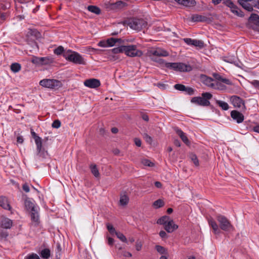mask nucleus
<instances>
[{
	"instance_id": "nucleus-1",
	"label": "nucleus",
	"mask_w": 259,
	"mask_h": 259,
	"mask_svg": "<svg viewBox=\"0 0 259 259\" xmlns=\"http://www.w3.org/2000/svg\"><path fill=\"white\" fill-rule=\"evenodd\" d=\"M63 57L67 61L75 64L84 65L85 61L84 58L78 53L68 50L63 53Z\"/></svg>"
},
{
	"instance_id": "nucleus-2",
	"label": "nucleus",
	"mask_w": 259,
	"mask_h": 259,
	"mask_svg": "<svg viewBox=\"0 0 259 259\" xmlns=\"http://www.w3.org/2000/svg\"><path fill=\"white\" fill-rule=\"evenodd\" d=\"M164 66L167 68L180 72H190L193 69L191 65L181 62H165Z\"/></svg>"
},
{
	"instance_id": "nucleus-3",
	"label": "nucleus",
	"mask_w": 259,
	"mask_h": 259,
	"mask_svg": "<svg viewBox=\"0 0 259 259\" xmlns=\"http://www.w3.org/2000/svg\"><path fill=\"white\" fill-rule=\"evenodd\" d=\"M212 97L211 94L205 92L202 94V97H194L191 100V103L202 106H208L210 105V100Z\"/></svg>"
},
{
	"instance_id": "nucleus-4",
	"label": "nucleus",
	"mask_w": 259,
	"mask_h": 259,
	"mask_svg": "<svg viewBox=\"0 0 259 259\" xmlns=\"http://www.w3.org/2000/svg\"><path fill=\"white\" fill-rule=\"evenodd\" d=\"M39 85L52 90H56L62 87L61 81L54 79H43L39 81Z\"/></svg>"
},
{
	"instance_id": "nucleus-5",
	"label": "nucleus",
	"mask_w": 259,
	"mask_h": 259,
	"mask_svg": "<svg viewBox=\"0 0 259 259\" xmlns=\"http://www.w3.org/2000/svg\"><path fill=\"white\" fill-rule=\"evenodd\" d=\"M147 25V22L143 19L134 18L128 21V26L132 29L140 31L145 28Z\"/></svg>"
},
{
	"instance_id": "nucleus-6",
	"label": "nucleus",
	"mask_w": 259,
	"mask_h": 259,
	"mask_svg": "<svg viewBox=\"0 0 259 259\" xmlns=\"http://www.w3.org/2000/svg\"><path fill=\"white\" fill-rule=\"evenodd\" d=\"M54 61V58L50 56L44 57L34 56L31 60V62L37 66L50 65L53 63Z\"/></svg>"
},
{
	"instance_id": "nucleus-7",
	"label": "nucleus",
	"mask_w": 259,
	"mask_h": 259,
	"mask_svg": "<svg viewBox=\"0 0 259 259\" xmlns=\"http://www.w3.org/2000/svg\"><path fill=\"white\" fill-rule=\"evenodd\" d=\"M124 53L125 54L131 57H141L143 52L137 49L136 45L124 46Z\"/></svg>"
},
{
	"instance_id": "nucleus-8",
	"label": "nucleus",
	"mask_w": 259,
	"mask_h": 259,
	"mask_svg": "<svg viewBox=\"0 0 259 259\" xmlns=\"http://www.w3.org/2000/svg\"><path fill=\"white\" fill-rule=\"evenodd\" d=\"M217 220L219 223L220 227L222 230L227 231L232 228L233 226L230 222L225 216L219 214L217 216Z\"/></svg>"
},
{
	"instance_id": "nucleus-9",
	"label": "nucleus",
	"mask_w": 259,
	"mask_h": 259,
	"mask_svg": "<svg viewBox=\"0 0 259 259\" xmlns=\"http://www.w3.org/2000/svg\"><path fill=\"white\" fill-rule=\"evenodd\" d=\"M223 3L230 8L231 11L235 15L240 17H243L244 16V13L231 0H223Z\"/></svg>"
},
{
	"instance_id": "nucleus-10",
	"label": "nucleus",
	"mask_w": 259,
	"mask_h": 259,
	"mask_svg": "<svg viewBox=\"0 0 259 259\" xmlns=\"http://www.w3.org/2000/svg\"><path fill=\"white\" fill-rule=\"evenodd\" d=\"M36 156L37 159H46L48 156V152L42 147V142L36 144Z\"/></svg>"
},
{
	"instance_id": "nucleus-11",
	"label": "nucleus",
	"mask_w": 259,
	"mask_h": 259,
	"mask_svg": "<svg viewBox=\"0 0 259 259\" xmlns=\"http://www.w3.org/2000/svg\"><path fill=\"white\" fill-rule=\"evenodd\" d=\"M147 54L150 57L152 56L167 57L169 55V53L166 50L160 48L152 49L148 51Z\"/></svg>"
},
{
	"instance_id": "nucleus-12",
	"label": "nucleus",
	"mask_w": 259,
	"mask_h": 259,
	"mask_svg": "<svg viewBox=\"0 0 259 259\" xmlns=\"http://www.w3.org/2000/svg\"><path fill=\"white\" fill-rule=\"evenodd\" d=\"M183 40L189 46H194L200 49H202L204 47V42L201 40L194 39L190 38H185L183 39Z\"/></svg>"
},
{
	"instance_id": "nucleus-13",
	"label": "nucleus",
	"mask_w": 259,
	"mask_h": 259,
	"mask_svg": "<svg viewBox=\"0 0 259 259\" xmlns=\"http://www.w3.org/2000/svg\"><path fill=\"white\" fill-rule=\"evenodd\" d=\"M84 85L91 89H96L100 86L101 83L99 79L96 78H90L86 79L84 82Z\"/></svg>"
},
{
	"instance_id": "nucleus-14",
	"label": "nucleus",
	"mask_w": 259,
	"mask_h": 259,
	"mask_svg": "<svg viewBox=\"0 0 259 259\" xmlns=\"http://www.w3.org/2000/svg\"><path fill=\"white\" fill-rule=\"evenodd\" d=\"M230 101L234 107L240 108L242 107L243 108H245L244 102L240 97L233 96L231 97Z\"/></svg>"
},
{
	"instance_id": "nucleus-15",
	"label": "nucleus",
	"mask_w": 259,
	"mask_h": 259,
	"mask_svg": "<svg viewBox=\"0 0 259 259\" xmlns=\"http://www.w3.org/2000/svg\"><path fill=\"white\" fill-rule=\"evenodd\" d=\"M0 206L3 209L9 210L12 213V207L10 205L8 198L4 196H0Z\"/></svg>"
},
{
	"instance_id": "nucleus-16",
	"label": "nucleus",
	"mask_w": 259,
	"mask_h": 259,
	"mask_svg": "<svg viewBox=\"0 0 259 259\" xmlns=\"http://www.w3.org/2000/svg\"><path fill=\"white\" fill-rule=\"evenodd\" d=\"M231 117L237 123H242L244 119L243 114L237 110H233L231 112Z\"/></svg>"
},
{
	"instance_id": "nucleus-17",
	"label": "nucleus",
	"mask_w": 259,
	"mask_h": 259,
	"mask_svg": "<svg viewBox=\"0 0 259 259\" xmlns=\"http://www.w3.org/2000/svg\"><path fill=\"white\" fill-rule=\"evenodd\" d=\"M200 78L201 81L205 85L212 89L215 88L214 83L213 82L214 80L211 77H208L204 74H201L200 76Z\"/></svg>"
},
{
	"instance_id": "nucleus-18",
	"label": "nucleus",
	"mask_w": 259,
	"mask_h": 259,
	"mask_svg": "<svg viewBox=\"0 0 259 259\" xmlns=\"http://www.w3.org/2000/svg\"><path fill=\"white\" fill-rule=\"evenodd\" d=\"M253 0H238V4L248 12H252L253 10V5L250 2Z\"/></svg>"
},
{
	"instance_id": "nucleus-19",
	"label": "nucleus",
	"mask_w": 259,
	"mask_h": 259,
	"mask_svg": "<svg viewBox=\"0 0 259 259\" xmlns=\"http://www.w3.org/2000/svg\"><path fill=\"white\" fill-rule=\"evenodd\" d=\"M178 228V226L171 219L164 226V229L168 233H172Z\"/></svg>"
},
{
	"instance_id": "nucleus-20",
	"label": "nucleus",
	"mask_w": 259,
	"mask_h": 259,
	"mask_svg": "<svg viewBox=\"0 0 259 259\" xmlns=\"http://www.w3.org/2000/svg\"><path fill=\"white\" fill-rule=\"evenodd\" d=\"M0 225L3 229H10L13 225V221L8 218H4L1 221Z\"/></svg>"
},
{
	"instance_id": "nucleus-21",
	"label": "nucleus",
	"mask_w": 259,
	"mask_h": 259,
	"mask_svg": "<svg viewBox=\"0 0 259 259\" xmlns=\"http://www.w3.org/2000/svg\"><path fill=\"white\" fill-rule=\"evenodd\" d=\"M179 5L186 7H192L196 5L195 0H175Z\"/></svg>"
},
{
	"instance_id": "nucleus-22",
	"label": "nucleus",
	"mask_w": 259,
	"mask_h": 259,
	"mask_svg": "<svg viewBox=\"0 0 259 259\" xmlns=\"http://www.w3.org/2000/svg\"><path fill=\"white\" fill-rule=\"evenodd\" d=\"M31 221L34 223L35 226H37L39 223V217L38 212V208L33 209L30 211Z\"/></svg>"
},
{
	"instance_id": "nucleus-23",
	"label": "nucleus",
	"mask_w": 259,
	"mask_h": 259,
	"mask_svg": "<svg viewBox=\"0 0 259 259\" xmlns=\"http://www.w3.org/2000/svg\"><path fill=\"white\" fill-rule=\"evenodd\" d=\"M177 134L180 137L183 142L187 145H189L190 142L186 135V134L184 133L182 130L180 128H177L175 130Z\"/></svg>"
},
{
	"instance_id": "nucleus-24",
	"label": "nucleus",
	"mask_w": 259,
	"mask_h": 259,
	"mask_svg": "<svg viewBox=\"0 0 259 259\" xmlns=\"http://www.w3.org/2000/svg\"><path fill=\"white\" fill-rule=\"evenodd\" d=\"M212 76L217 80L220 81L227 85L232 84V81L230 79L226 78H224L222 76L218 73H213L212 74Z\"/></svg>"
},
{
	"instance_id": "nucleus-25",
	"label": "nucleus",
	"mask_w": 259,
	"mask_h": 259,
	"mask_svg": "<svg viewBox=\"0 0 259 259\" xmlns=\"http://www.w3.org/2000/svg\"><path fill=\"white\" fill-rule=\"evenodd\" d=\"M24 205L26 208L30 211H32L33 209L38 208L37 206H35L34 202L28 198L25 200Z\"/></svg>"
},
{
	"instance_id": "nucleus-26",
	"label": "nucleus",
	"mask_w": 259,
	"mask_h": 259,
	"mask_svg": "<svg viewBox=\"0 0 259 259\" xmlns=\"http://www.w3.org/2000/svg\"><path fill=\"white\" fill-rule=\"evenodd\" d=\"M125 5V3L122 1H118L115 3L111 4L110 6V9L112 10L117 11L122 9Z\"/></svg>"
},
{
	"instance_id": "nucleus-27",
	"label": "nucleus",
	"mask_w": 259,
	"mask_h": 259,
	"mask_svg": "<svg viewBox=\"0 0 259 259\" xmlns=\"http://www.w3.org/2000/svg\"><path fill=\"white\" fill-rule=\"evenodd\" d=\"M209 225L213 229V232L214 234H218L220 232V230L219 228V226L215 221L212 219H209L208 220Z\"/></svg>"
},
{
	"instance_id": "nucleus-28",
	"label": "nucleus",
	"mask_w": 259,
	"mask_h": 259,
	"mask_svg": "<svg viewBox=\"0 0 259 259\" xmlns=\"http://www.w3.org/2000/svg\"><path fill=\"white\" fill-rule=\"evenodd\" d=\"M191 20L193 22H205L207 20V17L200 15L195 14L192 16Z\"/></svg>"
},
{
	"instance_id": "nucleus-29",
	"label": "nucleus",
	"mask_w": 259,
	"mask_h": 259,
	"mask_svg": "<svg viewBox=\"0 0 259 259\" xmlns=\"http://www.w3.org/2000/svg\"><path fill=\"white\" fill-rule=\"evenodd\" d=\"M170 218L167 215H164L157 221V223L160 225H163L164 227L170 221Z\"/></svg>"
},
{
	"instance_id": "nucleus-30",
	"label": "nucleus",
	"mask_w": 259,
	"mask_h": 259,
	"mask_svg": "<svg viewBox=\"0 0 259 259\" xmlns=\"http://www.w3.org/2000/svg\"><path fill=\"white\" fill-rule=\"evenodd\" d=\"M87 9L89 11L97 15H99L101 13L100 9L96 6H89L87 8Z\"/></svg>"
},
{
	"instance_id": "nucleus-31",
	"label": "nucleus",
	"mask_w": 259,
	"mask_h": 259,
	"mask_svg": "<svg viewBox=\"0 0 259 259\" xmlns=\"http://www.w3.org/2000/svg\"><path fill=\"white\" fill-rule=\"evenodd\" d=\"M50 250L48 248H45L42 249L40 253V256L44 259H48L50 256Z\"/></svg>"
},
{
	"instance_id": "nucleus-32",
	"label": "nucleus",
	"mask_w": 259,
	"mask_h": 259,
	"mask_svg": "<svg viewBox=\"0 0 259 259\" xmlns=\"http://www.w3.org/2000/svg\"><path fill=\"white\" fill-rule=\"evenodd\" d=\"M121 39L114 38L111 37L107 39L108 47H113L117 42H121Z\"/></svg>"
},
{
	"instance_id": "nucleus-33",
	"label": "nucleus",
	"mask_w": 259,
	"mask_h": 259,
	"mask_svg": "<svg viewBox=\"0 0 259 259\" xmlns=\"http://www.w3.org/2000/svg\"><path fill=\"white\" fill-rule=\"evenodd\" d=\"M21 68V65L18 63H13L11 65V69L12 72L16 73L19 72Z\"/></svg>"
},
{
	"instance_id": "nucleus-34",
	"label": "nucleus",
	"mask_w": 259,
	"mask_h": 259,
	"mask_svg": "<svg viewBox=\"0 0 259 259\" xmlns=\"http://www.w3.org/2000/svg\"><path fill=\"white\" fill-rule=\"evenodd\" d=\"M30 133L32 137L34 140L35 144H37L39 143L42 142L41 138L38 136H37V135L34 132L33 130L31 129Z\"/></svg>"
},
{
	"instance_id": "nucleus-35",
	"label": "nucleus",
	"mask_w": 259,
	"mask_h": 259,
	"mask_svg": "<svg viewBox=\"0 0 259 259\" xmlns=\"http://www.w3.org/2000/svg\"><path fill=\"white\" fill-rule=\"evenodd\" d=\"M90 168L91 172L92 174L95 177H98L100 176V174L99 172V170L97 167V165L96 164H91L90 165Z\"/></svg>"
},
{
	"instance_id": "nucleus-36",
	"label": "nucleus",
	"mask_w": 259,
	"mask_h": 259,
	"mask_svg": "<svg viewBox=\"0 0 259 259\" xmlns=\"http://www.w3.org/2000/svg\"><path fill=\"white\" fill-rule=\"evenodd\" d=\"M216 103L224 110H227L229 109V105L224 101L217 100Z\"/></svg>"
},
{
	"instance_id": "nucleus-37",
	"label": "nucleus",
	"mask_w": 259,
	"mask_h": 259,
	"mask_svg": "<svg viewBox=\"0 0 259 259\" xmlns=\"http://www.w3.org/2000/svg\"><path fill=\"white\" fill-rule=\"evenodd\" d=\"M155 249L157 251L161 254H167V250L163 246L156 245L155 246Z\"/></svg>"
},
{
	"instance_id": "nucleus-38",
	"label": "nucleus",
	"mask_w": 259,
	"mask_h": 259,
	"mask_svg": "<svg viewBox=\"0 0 259 259\" xmlns=\"http://www.w3.org/2000/svg\"><path fill=\"white\" fill-rule=\"evenodd\" d=\"M65 52L66 51H65L64 48L61 46H59L54 50V54L57 55H60L61 54L63 55V53Z\"/></svg>"
},
{
	"instance_id": "nucleus-39",
	"label": "nucleus",
	"mask_w": 259,
	"mask_h": 259,
	"mask_svg": "<svg viewBox=\"0 0 259 259\" xmlns=\"http://www.w3.org/2000/svg\"><path fill=\"white\" fill-rule=\"evenodd\" d=\"M128 197L126 195L121 196L120 198V204L121 205H125L128 202Z\"/></svg>"
},
{
	"instance_id": "nucleus-40",
	"label": "nucleus",
	"mask_w": 259,
	"mask_h": 259,
	"mask_svg": "<svg viewBox=\"0 0 259 259\" xmlns=\"http://www.w3.org/2000/svg\"><path fill=\"white\" fill-rule=\"evenodd\" d=\"M124 46H121L117 48H114L112 49L111 51L114 54H118L120 53H123L124 52Z\"/></svg>"
},
{
	"instance_id": "nucleus-41",
	"label": "nucleus",
	"mask_w": 259,
	"mask_h": 259,
	"mask_svg": "<svg viewBox=\"0 0 259 259\" xmlns=\"http://www.w3.org/2000/svg\"><path fill=\"white\" fill-rule=\"evenodd\" d=\"M9 235V233L5 230H2L0 231V239L2 240H6Z\"/></svg>"
},
{
	"instance_id": "nucleus-42",
	"label": "nucleus",
	"mask_w": 259,
	"mask_h": 259,
	"mask_svg": "<svg viewBox=\"0 0 259 259\" xmlns=\"http://www.w3.org/2000/svg\"><path fill=\"white\" fill-rule=\"evenodd\" d=\"M115 234H116L117 237L118 239H119L122 242H125V243L127 242V239L122 233H121L119 232H115Z\"/></svg>"
},
{
	"instance_id": "nucleus-43",
	"label": "nucleus",
	"mask_w": 259,
	"mask_h": 259,
	"mask_svg": "<svg viewBox=\"0 0 259 259\" xmlns=\"http://www.w3.org/2000/svg\"><path fill=\"white\" fill-rule=\"evenodd\" d=\"M164 205L163 201L161 199H158L154 202L153 205L156 208H158L161 207Z\"/></svg>"
},
{
	"instance_id": "nucleus-44",
	"label": "nucleus",
	"mask_w": 259,
	"mask_h": 259,
	"mask_svg": "<svg viewBox=\"0 0 259 259\" xmlns=\"http://www.w3.org/2000/svg\"><path fill=\"white\" fill-rule=\"evenodd\" d=\"M142 163L145 165L149 167H153L154 165V163L150 161L149 160L147 159H143L141 161Z\"/></svg>"
},
{
	"instance_id": "nucleus-45",
	"label": "nucleus",
	"mask_w": 259,
	"mask_h": 259,
	"mask_svg": "<svg viewBox=\"0 0 259 259\" xmlns=\"http://www.w3.org/2000/svg\"><path fill=\"white\" fill-rule=\"evenodd\" d=\"M174 88L178 91L184 92L186 89V86L182 84L178 83L174 85Z\"/></svg>"
},
{
	"instance_id": "nucleus-46",
	"label": "nucleus",
	"mask_w": 259,
	"mask_h": 259,
	"mask_svg": "<svg viewBox=\"0 0 259 259\" xmlns=\"http://www.w3.org/2000/svg\"><path fill=\"white\" fill-rule=\"evenodd\" d=\"M249 21H259V16L257 14L252 13L249 17Z\"/></svg>"
},
{
	"instance_id": "nucleus-47",
	"label": "nucleus",
	"mask_w": 259,
	"mask_h": 259,
	"mask_svg": "<svg viewBox=\"0 0 259 259\" xmlns=\"http://www.w3.org/2000/svg\"><path fill=\"white\" fill-rule=\"evenodd\" d=\"M184 92L188 95H193L194 94L195 90L191 87H186V89Z\"/></svg>"
},
{
	"instance_id": "nucleus-48",
	"label": "nucleus",
	"mask_w": 259,
	"mask_h": 259,
	"mask_svg": "<svg viewBox=\"0 0 259 259\" xmlns=\"http://www.w3.org/2000/svg\"><path fill=\"white\" fill-rule=\"evenodd\" d=\"M214 87L215 88H213L212 89L220 90H223L226 88L225 85H223L222 84L218 82L214 83Z\"/></svg>"
},
{
	"instance_id": "nucleus-49",
	"label": "nucleus",
	"mask_w": 259,
	"mask_h": 259,
	"mask_svg": "<svg viewBox=\"0 0 259 259\" xmlns=\"http://www.w3.org/2000/svg\"><path fill=\"white\" fill-rule=\"evenodd\" d=\"M191 159L192 161L193 162L195 166H198L199 165V160L195 154H192L191 155Z\"/></svg>"
},
{
	"instance_id": "nucleus-50",
	"label": "nucleus",
	"mask_w": 259,
	"mask_h": 259,
	"mask_svg": "<svg viewBox=\"0 0 259 259\" xmlns=\"http://www.w3.org/2000/svg\"><path fill=\"white\" fill-rule=\"evenodd\" d=\"M106 227H107V229H108V231L111 234H113V233L115 234V232H116V231H115L113 226L112 225L110 224L109 223H107L106 224Z\"/></svg>"
},
{
	"instance_id": "nucleus-51",
	"label": "nucleus",
	"mask_w": 259,
	"mask_h": 259,
	"mask_svg": "<svg viewBox=\"0 0 259 259\" xmlns=\"http://www.w3.org/2000/svg\"><path fill=\"white\" fill-rule=\"evenodd\" d=\"M143 137L145 140L146 142L149 144H151L152 142V138L147 134H144Z\"/></svg>"
},
{
	"instance_id": "nucleus-52",
	"label": "nucleus",
	"mask_w": 259,
	"mask_h": 259,
	"mask_svg": "<svg viewBox=\"0 0 259 259\" xmlns=\"http://www.w3.org/2000/svg\"><path fill=\"white\" fill-rule=\"evenodd\" d=\"M52 126L54 128H58L61 126V122L59 120H55L53 121Z\"/></svg>"
},
{
	"instance_id": "nucleus-53",
	"label": "nucleus",
	"mask_w": 259,
	"mask_h": 259,
	"mask_svg": "<svg viewBox=\"0 0 259 259\" xmlns=\"http://www.w3.org/2000/svg\"><path fill=\"white\" fill-rule=\"evenodd\" d=\"M10 7V5L9 4H5L3 2H0V9L5 10Z\"/></svg>"
},
{
	"instance_id": "nucleus-54",
	"label": "nucleus",
	"mask_w": 259,
	"mask_h": 259,
	"mask_svg": "<svg viewBox=\"0 0 259 259\" xmlns=\"http://www.w3.org/2000/svg\"><path fill=\"white\" fill-rule=\"evenodd\" d=\"M98 46L100 47H108L107 44V40H102L98 42Z\"/></svg>"
},
{
	"instance_id": "nucleus-55",
	"label": "nucleus",
	"mask_w": 259,
	"mask_h": 259,
	"mask_svg": "<svg viewBox=\"0 0 259 259\" xmlns=\"http://www.w3.org/2000/svg\"><path fill=\"white\" fill-rule=\"evenodd\" d=\"M251 83L255 88L259 90V80H253L251 82Z\"/></svg>"
},
{
	"instance_id": "nucleus-56",
	"label": "nucleus",
	"mask_w": 259,
	"mask_h": 259,
	"mask_svg": "<svg viewBox=\"0 0 259 259\" xmlns=\"http://www.w3.org/2000/svg\"><path fill=\"white\" fill-rule=\"evenodd\" d=\"M8 16L9 14L7 13H3L0 14V18L3 21L5 20Z\"/></svg>"
},
{
	"instance_id": "nucleus-57",
	"label": "nucleus",
	"mask_w": 259,
	"mask_h": 259,
	"mask_svg": "<svg viewBox=\"0 0 259 259\" xmlns=\"http://www.w3.org/2000/svg\"><path fill=\"white\" fill-rule=\"evenodd\" d=\"M142 247V244L141 242H137L136 244V249L137 251L141 250Z\"/></svg>"
},
{
	"instance_id": "nucleus-58",
	"label": "nucleus",
	"mask_w": 259,
	"mask_h": 259,
	"mask_svg": "<svg viewBox=\"0 0 259 259\" xmlns=\"http://www.w3.org/2000/svg\"><path fill=\"white\" fill-rule=\"evenodd\" d=\"M134 142H135V144H136V145L137 146L141 147L142 142L140 139L137 138H135Z\"/></svg>"
},
{
	"instance_id": "nucleus-59",
	"label": "nucleus",
	"mask_w": 259,
	"mask_h": 259,
	"mask_svg": "<svg viewBox=\"0 0 259 259\" xmlns=\"http://www.w3.org/2000/svg\"><path fill=\"white\" fill-rule=\"evenodd\" d=\"M22 189L25 192H29L30 191L29 187L27 184H24L22 186Z\"/></svg>"
},
{
	"instance_id": "nucleus-60",
	"label": "nucleus",
	"mask_w": 259,
	"mask_h": 259,
	"mask_svg": "<svg viewBox=\"0 0 259 259\" xmlns=\"http://www.w3.org/2000/svg\"><path fill=\"white\" fill-rule=\"evenodd\" d=\"M251 131L259 133V124L251 127Z\"/></svg>"
},
{
	"instance_id": "nucleus-61",
	"label": "nucleus",
	"mask_w": 259,
	"mask_h": 259,
	"mask_svg": "<svg viewBox=\"0 0 259 259\" xmlns=\"http://www.w3.org/2000/svg\"><path fill=\"white\" fill-rule=\"evenodd\" d=\"M159 236L162 238H166L167 237V234L166 233V232L164 231H160L159 233Z\"/></svg>"
},
{
	"instance_id": "nucleus-62",
	"label": "nucleus",
	"mask_w": 259,
	"mask_h": 259,
	"mask_svg": "<svg viewBox=\"0 0 259 259\" xmlns=\"http://www.w3.org/2000/svg\"><path fill=\"white\" fill-rule=\"evenodd\" d=\"M107 239H108V245L110 246H112L113 244L114 241V239L110 237H108L107 238Z\"/></svg>"
},
{
	"instance_id": "nucleus-63",
	"label": "nucleus",
	"mask_w": 259,
	"mask_h": 259,
	"mask_svg": "<svg viewBox=\"0 0 259 259\" xmlns=\"http://www.w3.org/2000/svg\"><path fill=\"white\" fill-rule=\"evenodd\" d=\"M24 140L22 136H18L17 138V142L18 143L22 144L23 143Z\"/></svg>"
},
{
	"instance_id": "nucleus-64",
	"label": "nucleus",
	"mask_w": 259,
	"mask_h": 259,
	"mask_svg": "<svg viewBox=\"0 0 259 259\" xmlns=\"http://www.w3.org/2000/svg\"><path fill=\"white\" fill-rule=\"evenodd\" d=\"M142 118L144 120H145L146 121H149V117H148V115L146 114H145V113L143 114L142 115Z\"/></svg>"
}]
</instances>
